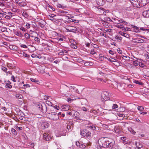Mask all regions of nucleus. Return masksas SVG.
<instances>
[{
  "label": "nucleus",
  "mask_w": 149,
  "mask_h": 149,
  "mask_svg": "<svg viewBox=\"0 0 149 149\" xmlns=\"http://www.w3.org/2000/svg\"><path fill=\"white\" fill-rule=\"evenodd\" d=\"M106 139L107 138H102L99 139L98 143L100 146L104 148H107Z\"/></svg>",
  "instance_id": "f257e3e1"
},
{
  "label": "nucleus",
  "mask_w": 149,
  "mask_h": 149,
  "mask_svg": "<svg viewBox=\"0 0 149 149\" xmlns=\"http://www.w3.org/2000/svg\"><path fill=\"white\" fill-rule=\"evenodd\" d=\"M107 148H112L115 143V141L113 139L110 138H107Z\"/></svg>",
  "instance_id": "f03ea898"
},
{
  "label": "nucleus",
  "mask_w": 149,
  "mask_h": 149,
  "mask_svg": "<svg viewBox=\"0 0 149 149\" xmlns=\"http://www.w3.org/2000/svg\"><path fill=\"white\" fill-rule=\"evenodd\" d=\"M109 93L107 91L103 92L101 94V100L105 101L109 99Z\"/></svg>",
  "instance_id": "7ed1b4c3"
},
{
  "label": "nucleus",
  "mask_w": 149,
  "mask_h": 149,
  "mask_svg": "<svg viewBox=\"0 0 149 149\" xmlns=\"http://www.w3.org/2000/svg\"><path fill=\"white\" fill-rule=\"evenodd\" d=\"M80 134L82 136L86 137H90L91 136V133L88 130H84L81 131Z\"/></svg>",
  "instance_id": "20e7f679"
},
{
  "label": "nucleus",
  "mask_w": 149,
  "mask_h": 149,
  "mask_svg": "<svg viewBox=\"0 0 149 149\" xmlns=\"http://www.w3.org/2000/svg\"><path fill=\"white\" fill-rule=\"evenodd\" d=\"M39 109L43 113H45L47 111V107L45 103H40L38 105Z\"/></svg>",
  "instance_id": "39448f33"
},
{
  "label": "nucleus",
  "mask_w": 149,
  "mask_h": 149,
  "mask_svg": "<svg viewBox=\"0 0 149 149\" xmlns=\"http://www.w3.org/2000/svg\"><path fill=\"white\" fill-rule=\"evenodd\" d=\"M49 119L51 120L55 121L59 119V116L57 113L55 112H52L51 113H49Z\"/></svg>",
  "instance_id": "423d86ee"
},
{
  "label": "nucleus",
  "mask_w": 149,
  "mask_h": 149,
  "mask_svg": "<svg viewBox=\"0 0 149 149\" xmlns=\"http://www.w3.org/2000/svg\"><path fill=\"white\" fill-rule=\"evenodd\" d=\"M131 3L132 5L135 7H140V0H132Z\"/></svg>",
  "instance_id": "0eeeda50"
},
{
  "label": "nucleus",
  "mask_w": 149,
  "mask_h": 149,
  "mask_svg": "<svg viewBox=\"0 0 149 149\" xmlns=\"http://www.w3.org/2000/svg\"><path fill=\"white\" fill-rule=\"evenodd\" d=\"M52 136V134L50 133L48 134V133H45L43 134L44 139L47 141H49L51 139Z\"/></svg>",
  "instance_id": "6e6552de"
},
{
  "label": "nucleus",
  "mask_w": 149,
  "mask_h": 149,
  "mask_svg": "<svg viewBox=\"0 0 149 149\" xmlns=\"http://www.w3.org/2000/svg\"><path fill=\"white\" fill-rule=\"evenodd\" d=\"M94 8L98 11L99 12L102 13L104 15L106 14V12L105 11V10L104 8H101L100 7H97L96 6L94 7Z\"/></svg>",
  "instance_id": "1a4fd4ad"
},
{
  "label": "nucleus",
  "mask_w": 149,
  "mask_h": 149,
  "mask_svg": "<svg viewBox=\"0 0 149 149\" xmlns=\"http://www.w3.org/2000/svg\"><path fill=\"white\" fill-rule=\"evenodd\" d=\"M105 0H96L97 4L100 6H103L105 3Z\"/></svg>",
  "instance_id": "9d476101"
},
{
  "label": "nucleus",
  "mask_w": 149,
  "mask_h": 149,
  "mask_svg": "<svg viewBox=\"0 0 149 149\" xmlns=\"http://www.w3.org/2000/svg\"><path fill=\"white\" fill-rule=\"evenodd\" d=\"M142 15L144 17H149V10L144 11L143 12Z\"/></svg>",
  "instance_id": "9b49d317"
},
{
  "label": "nucleus",
  "mask_w": 149,
  "mask_h": 149,
  "mask_svg": "<svg viewBox=\"0 0 149 149\" xmlns=\"http://www.w3.org/2000/svg\"><path fill=\"white\" fill-rule=\"evenodd\" d=\"M140 6H143L147 4V1L146 0H140Z\"/></svg>",
  "instance_id": "f8f14e48"
},
{
  "label": "nucleus",
  "mask_w": 149,
  "mask_h": 149,
  "mask_svg": "<svg viewBox=\"0 0 149 149\" xmlns=\"http://www.w3.org/2000/svg\"><path fill=\"white\" fill-rule=\"evenodd\" d=\"M49 124L46 122H44L42 123L41 126L42 127H44V128H46L48 127L49 126Z\"/></svg>",
  "instance_id": "ddd939ff"
},
{
  "label": "nucleus",
  "mask_w": 149,
  "mask_h": 149,
  "mask_svg": "<svg viewBox=\"0 0 149 149\" xmlns=\"http://www.w3.org/2000/svg\"><path fill=\"white\" fill-rule=\"evenodd\" d=\"M134 40H136L135 41H134L133 42L134 43H143V40L141 39H139L137 40V38H134L133 39Z\"/></svg>",
  "instance_id": "4468645a"
},
{
  "label": "nucleus",
  "mask_w": 149,
  "mask_h": 149,
  "mask_svg": "<svg viewBox=\"0 0 149 149\" xmlns=\"http://www.w3.org/2000/svg\"><path fill=\"white\" fill-rule=\"evenodd\" d=\"M69 109V108L68 105L63 106L61 108V109L64 111H67Z\"/></svg>",
  "instance_id": "2eb2a0df"
},
{
  "label": "nucleus",
  "mask_w": 149,
  "mask_h": 149,
  "mask_svg": "<svg viewBox=\"0 0 149 149\" xmlns=\"http://www.w3.org/2000/svg\"><path fill=\"white\" fill-rule=\"evenodd\" d=\"M26 2L24 1H22L18 3V5L20 7H23L26 6Z\"/></svg>",
  "instance_id": "dca6fc26"
},
{
  "label": "nucleus",
  "mask_w": 149,
  "mask_h": 149,
  "mask_svg": "<svg viewBox=\"0 0 149 149\" xmlns=\"http://www.w3.org/2000/svg\"><path fill=\"white\" fill-rule=\"evenodd\" d=\"M68 51L65 49L62 50L61 52L58 53V55H63L65 54V53H67Z\"/></svg>",
  "instance_id": "f3484780"
},
{
  "label": "nucleus",
  "mask_w": 149,
  "mask_h": 149,
  "mask_svg": "<svg viewBox=\"0 0 149 149\" xmlns=\"http://www.w3.org/2000/svg\"><path fill=\"white\" fill-rule=\"evenodd\" d=\"M71 27L72 28H70L71 32L75 33L76 31L79 32L76 27L74 26H72Z\"/></svg>",
  "instance_id": "a211bd4d"
},
{
  "label": "nucleus",
  "mask_w": 149,
  "mask_h": 149,
  "mask_svg": "<svg viewBox=\"0 0 149 149\" xmlns=\"http://www.w3.org/2000/svg\"><path fill=\"white\" fill-rule=\"evenodd\" d=\"M119 34L122 36H123L127 38H129V35L127 34L123 33L122 32H120Z\"/></svg>",
  "instance_id": "6ab92c4d"
},
{
  "label": "nucleus",
  "mask_w": 149,
  "mask_h": 149,
  "mask_svg": "<svg viewBox=\"0 0 149 149\" xmlns=\"http://www.w3.org/2000/svg\"><path fill=\"white\" fill-rule=\"evenodd\" d=\"M135 145L137 147H138L139 149H141V148L142 147V145L140 144L139 142H136Z\"/></svg>",
  "instance_id": "aec40b11"
},
{
  "label": "nucleus",
  "mask_w": 149,
  "mask_h": 149,
  "mask_svg": "<svg viewBox=\"0 0 149 149\" xmlns=\"http://www.w3.org/2000/svg\"><path fill=\"white\" fill-rule=\"evenodd\" d=\"M68 20L69 21L73 22L75 23H78L79 22V21L78 20L70 18H68Z\"/></svg>",
  "instance_id": "412c9836"
},
{
  "label": "nucleus",
  "mask_w": 149,
  "mask_h": 149,
  "mask_svg": "<svg viewBox=\"0 0 149 149\" xmlns=\"http://www.w3.org/2000/svg\"><path fill=\"white\" fill-rule=\"evenodd\" d=\"M64 89L65 92H69L70 91V88L69 87V86H68L67 85H65L64 87Z\"/></svg>",
  "instance_id": "4be33fe9"
},
{
  "label": "nucleus",
  "mask_w": 149,
  "mask_h": 149,
  "mask_svg": "<svg viewBox=\"0 0 149 149\" xmlns=\"http://www.w3.org/2000/svg\"><path fill=\"white\" fill-rule=\"evenodd\" d=\"M79 113L77 111L75 112L74 114V115L75 117L76 118L77 120H79L80 118L79 117Z\"/></svg>",
  "instance_id": "5701e85b"
},
{
  "label": "nucleus",
  "mask_w": 149,
  "mask_h": 149,
  "mask_svg": "<svg viewBox=\"0 0 149 149\" xmlns=\"http://www.w3.org/2000/svg\"><path fill=\"white\" fill-rule=\"evenodd\" d=\"M69 88L70 89V91L71 90V91H72L73 90H74V91L77 92V91H78V90L77 89H76L75 90V87L74 86H69Z\"/></svg>",
  "instance_id": "b1692460"
},
{
  "label": "nucleus",
  "mask_w": 149,
  "mask_h": 149,
  "mask_svg": "<svg viewBox=\"0 0 149 149\" xmlns=\"http://www.w3.org/2000/svg\"><path fill=\"white\" fill-rule=\"evenodd\" d=\"M11 132L14 135H17V133L16 131L13 128L11 129Z\"/></svg>",
  "instance_id": "393cba45"
},
{
  "label": "nucleus",
  "mask_w": 149,
  "mask_h": 149,
  "mask_svg": "<svg viewBox=\"0 0 149 149\" xmlns=\"http://www.w3.org/2000/svg\"><path fill=\"white\" fill-rule=\"evenodd\" d=\"M15 34L16 35H17L18 36H19V37H22V36H23V35H22V33H21V32H20L19 31H16V32H15Z\"/></svg>",
  "instance_id": "a878e982"
},
{
  "label": "nucleus",
  "mask_w": 149,
  "mask_h": 149,
  "mask_svg": "<svg viewBox=\"0 0 149 149\" xmlns=\"http://www.w3.org/2000/svg\"><path fill=\"white\" fill-rule=\"evenodd\" d=\"M87 127L88 128L90 129L93 130H95L96 129L95 126L94 125H88L87 126Z\"/></svg>",
  "instance_id": "bb28decb"
},
{
  "label": "nucleus",
  "mask_w": 149,
  "mask_h": 149,
  "mask_svg": "<svg viewBox=\"0 0 149 149\" xmlns=\"http://www.w3.org/2000/svg\"><path fill=\"white\" fill-rule=\"evenodd\" d=\"M135 28L134 29V32L138 33L140 32V30L139 29V28L137 26H134Z\"/></svg>",
  "instance_id": "cd10ccee"
},
{
  "label": "nucleus",
  "mask_w": 149,
  "mask_h": 149,
  "mask_svg": "<svg viewBox=\"0 0 149 149\" xmlns=\"http://www.w3.org/2000/svg\"><path fill=\"white\" fill-rule=\"evenodd\" d=\"M128 130L130 131L132 133L134 134H135L136 133V132H135L134 130L131 127L128 128Z\"/></svg>",
  "instance_id": "c85d7f7f"
},
{
  "label": "nucleus",
  "mask_w": 149,
  "mask_h": 149,
  "mask_svg": "<svg viewBox=\"0 0 149 149\" xmlns=\"http://www.w3.org/2000/svg\"><path fill=\"white\" fill-rule=\"evenodd\" d=\"M31 37L33 38H34V40L35 41H37L38 42H40V39L38 38L37 37H35L33 36H31Z\"/></svg>",
  "instance_id": "c756f323"
},
{
  "label": "nucleus",
  "mask_w": 149,
  "mask_h": 149,
  "mask_svg": "<svg viewBox=\"0 0 149 149\" xmlns=\"http://www.w3.org/2000/svg\"><path fill=\"white\" fill-rule=\"evenodd\" d=\"M31 36H30L29 34L27 33H25L24 34V36L25 38L27 39H28L30 38H31Z\"/></svg>",
  "instance_id": "7c9ffc66"
},
{
  "label": "nucleus",
  "mask_w": 149,
  "mask_h": 149,
  "mask_svg": "<svg viewBox=\"0 0 149 149\" xmlns=\"http://www.w3.org/2000/svg\"><path fill=\"white\" fill-rule=\"evenodd\" d=\"M124 26L123 25V24L120 23H118L117 25H116V27L117 28L121 29L122 26Z\"/></svg>",
  "instance_id": "2f4dec72"
},
{
  "label": "nucleus",
  "mask_w": 149,
  "mask_h": 149,
  "mask_svg": "<svg viewBox=\"0 0 149 149\" xmlns=\"http://www.w3.org/2000/svg\"><path fill=\"white\" fill-rule=\"evenodd\" d=\"M46 104L49 106H52L53 105L52 103L49 101H46Z\"/></svg>",
  "instance_id": "473e14b6"
},
{
  "label": "nucleus",
  "mask_w": 149,
  "mask_h": 149,
  "mask_svg": "<svg viewBox=\"0 0 149 149\" xmlns=\"http://www.w3.org/2000/svg\"><path fill=\"white\" fill-rule=\"evenodd\" d=\"M30 80L32 82H34L36 84H38V83L39 82L37 80H36L35 79L33 78H31Z\"/></svg>",
  "instance_id": "72a5a7b5"
},
{
  "label": "nucleus",
  "mask_w": 149,
  "mask_h": 149,
  "mask_svg": "<svg viewBox=\"0 0 149 149\" xmlns=\"http://www.w3.org/2000/svg\"><path fill=\"white\" fill-rule=\"evenodd\" d=\"M104 19L105 21H109L110 22H112V21L111 19L109 17H104Z\"/></svg>",
  "instance_id": "f704fd0d"
},
{
  "label": "nucleus",
  "mask_w": 149,
  "mask_h": 149,
  "mask_svg": "<svg viewBox=\"0 0 149 149\" xmlns=\"http://www.w3.org/2000/svg\"><path fill=\"white\" fill-rule=\"evenodd\" d=\"M15 97L17 98L21 99L22 97V96L21 94H17L15 95Z\"/></svg>",
  "instance_id": "c9c22d12"
},
{
  "label": "nucleus",
  "mask_w": 149,
  "mask_h": 149,
  "mask_svg": "<svg viewBox=\"0 0 149 149\" xmlns=\"http://www.w3.org/2000/svg\"><path fill=\"white\" fill-rule=\"evenodd\" d=\"M134 82L136 84H138L141 85H142L143 84L142 82H140L138 80H135Z\"/></svg>",
  "instance_id": "e433bc0d"
},
{
  "label": "nucleus",
  "mask_w": 149,
  "mask_h": 149,
  "mask_svg": "<svg viewBox=\"0 0 149 149\" xmlns=\"http://www.w3.org/2000/svg\"><path fill=\"white\" fill-rule=\"evenodd\" d=\"M49 16L50 17L52 18V19H50L51 21H53L54 20V19L53 17L55 16L56 15H55L54 14H51V15H49Z\"/></svg>",
  "instance_id": "4c0bfd02"
},
{
  "label": "nucleus",
  "mask_w": 149,
  "mask_h": 149,
  "mask_svg": "<svg viewBox=\"0 0 149 149\" xmlns=\"http://www.w3.org/2000/svg\"><path fill=\"white\" fill-rule=\"evenodd\" d=\"M114 130L116 133H119L120 132V130L117 127H115Z\"/></svg>",
  "instance_id": "58836bf2"
},
{
  "label": "nucleus",
  "mask_w": 149,
  "mask_h": 149,
  "mask_svg": "<svg viewBox=\"0 0 149 149\" xmlns=\"http://www.w3.org/2000/svg\"><path fill=\"white\" fill-rule=\"evenodd\" d=\"M90 63H92L91 62H86L84 63V65L86 66H88L90 65L91 64Z\"/></svg>",
  "instance_id": "ea45409f"
},
{
  "label": "nucleus",
  "mask_w": 149,
  "mask_h": 149,
  "mask_svg": "<svg viewBox=\"0 0 149 149\" xmlns=\"http://www.w3.org/2000/svg\"><path fill=\"white\" fill-rule=\"evenodd\" d=\"M118 107V106L116 104H113V106L112 107V108L113 109H115L117 108Z\"/></svg>",
  "instance_id": "a19ab883"
},
{
  "label": "nucleus",
  "mask_w": 149,
  "mask_h": 149,
  "mask_svg": "<svg viewBox=\"0 0 149 149\" xmlns=\"http://www.w3.org/2000/svg\"><path fill=\"white\" fill-rule=\"evenodd\" d=\"M23 55L24 56L27 57V58H29L30 57V56L28 54L24 52H23Z\"/></svg>",
  "instance_id": "79ce46f5"
},
{
  "label": "nucleus",
  "mask_w": 149,
  "mask_h": 149,
  "mask_svg": "<svg viewBox=\"0 0 149 149\" xmlns=\"http://www.w3.org/2000/svg\"><path fill=\"white\" fill-rule=\"evenodd\" d=\"M137 109L139 110L142 111L144 109V108L142 106H138L137 107Z\"/></svg>",
  "instance_id": "37998d69"
},
{
  "label": "nucleus",
  "mask_w": 149,
  "mask_h": 149,
  "mask_svg": "<svg viewBox=\"0 0 149 149\" xmlns=\"http://www.w3.org/2000/svg\"><path fill=\"white\" fill-rule=\"evenodd\" d=\"M6 87L7 88H11L12 86L11 85H10V84H6Z\"/></svg>",
  "instance_id": "c03bdc74"
},
{
  "label": "nucleus",
  "mask_w": 149,
  "mask_h": 149,
  "mask_svg": "<svg viewBox=\"0 0 149 149\" xmlns=\"http://www.w3.org/2000/svg\"><path fill=\"white\" fill-rule=\"evenodd\" d=\"M116 39L121 40L122 39V38L120 36H117L116 37Z\"/></svg>",
  "instance_id": "a18cd8bd"
},
{
  "label": "nucleus",
  "mask_w": 149,
  "mask_h": 149,
  "mask_svg": "<svg viewBox=\"0 0 149 149\" xmlns=\"http://www.w3.org/2000/svg\"><path fill=\"white\" fill-rule=\"evenodd\" d=\"M57 6L58 7H59V8H65V6H63L62 5H61V4H58L57 5Z\"/></svg>",
  "instance_id": "49530a36"
},
{
  "label": "nucleus",
  "mask_w": 149,
  "mask_h": 149,
  "mask_svg": "<svg viewBox=\"0 0 149 149\" xmlns=\"http://www.w3.org/2000/svg\"><path fill=\"white\" fill-rule=\"evenodd\" d=\"M86 147V146L85 145H84L81 144L80 145V148H85Z\"/></svg>",
  "instance_id": "de8ad7c7"
},
{
  "label": "nucleus",
  "mask_w": 149,
  "mask_h": 149,
  "mask_svg": "<svg viewBox=\"0 0 149 149\" xmlns=\"http://www.w3.org/2000/svg\"><path fill=\"white\" fill-rule=\"evenodd\" d=\"M20 29L23 31H26L27 30L26 29L23 27H21Z\"/></svg>",
  "instance_id": "09e8293b"
},
{
  "label": "nucleus",
  "mask_w": 149,
  "mask_h": 149,
  "mask_svg": "<svg viewBox=\"0 0 149 149\" xmlns=\"http://www.w3.org/2000/svg\"><path fill=\"white\" fill-rule=\"evenodd\" d=\"M71 126L70 125H67V128L69 131H70L72 130V129H71Z\"/></svg>",
  "instance_id": "8fccbe9b"
},
{
  "label": "nucleus",
  "mask_w": 149,
  "mask_h": 149,
  "mask_svg": "<svg viewBox=\"0 0 149 149\" xmlns=\"http://www.w3.org/2000/svg\"><path fill=\"white\" fill-rule=\"evenodd\" d=\"M20 47H22L26 48L27 47L26 45H25L22 44L20 45Z\"/></svg>",
  "instance_id": "3c124183"
},
{
  "label": "nucleus",
  "mask_w": 149,
  "mask_h": 149,
  "mask_svg": "<svg viewBox=\"0 0 149 149\" xmlns=\"http://www.w3.org/2000/svg\"><path fill=\"white\" fill-rule=\"evenodd\" d=\"M139 65L141 67L143 68L144 66V64L143 63H139Z\"/></svg>",
  "instance_id": "603ef678"
},
{
  "label": "nucleus",
  "mask_w": 149,
  "mask_h": 149,
  "mask_svg": "<svg viewBox=\"0 0 149 149\" xmlns=\"http://www.w3.org/2000/svg\"><path fill=\"white\" fill-rule=\"evenodd\" d=\"M123 57H125V58H126L127 59V60H128V61L130 60V57L128 56H123V58L124 59V58H123Z\"/></svg>",
  "instance_id": "864d4df0"
},
{
  "label": "nucleus",
  "mask_w": 149,
  "mask_h": 149,
  "mask_svg": "<svg viewBox=\"0 0 149 149\" xmlns=\"http://www.w3.org/2000/svg\"><path fill=\"white\" fill-rule=\"evenodd\" d=\"M81 144L79 142H76V145L77 146L80 148V145Z\"/></svg>",
  "instance_id": "5fc2aeb1"
},
{
  "label": "nucleus",
  "mask_w": 149,
  "mask_h": 149,
  "mask_svg": "<svg viewBox=\"0 0 149 149\" xmlns=\"http://www.w3.org/2000/svg\"><path fill=\"white\" fill-rule=\"evenodd\" d=\"M133 63L134 65L135 66H137L138 65L137 62L136 61H134L133 62Z\"/></svg>",
  "instance_id": "6e6d98bb"
},
{
  "label": "nucleus",
  "mask_w": 149,
  "mask_h": 149,
  "mask_svg": "<svg viewBox=\"0 0 149 149\" xmlns=\"http://www.w3.org/2000/svg\"><path fill=\"white\" fill-rule=\"evenodd\" d=\"M24 86V88H29L30 87V86L29 84H24L23 85Z\"/></svg>",
  "instance_id": "4d7b16f0"
},
{
  "label": "nucleus",
  "mask_w": 149,
  "mask_h": 149,
  "mask_svg": "<svg viewBox=\"0 0 149 149\" xmlns=\"http://www.w3.org/2000/svg\"><path fill=\"white\" fill-rule=\"evenodd\" d=\"M26 27L27 29H29L30 27V25L29 23H27L26 25Z\"/></svg>",
  "instance_id": "13d9d810"
},
{
  "label": "nucleus",
  "mask_w": 149,
  "mask_h": 149,
  "mask_svg": "<svg viewBox=\"0 0 149 149\" xmlns=\"http://www.w3.org/2000/svg\"><path fill=\"white\" fill-rule=\"evenodd\" d=\"M22 1V0H15V1L16 2V3L18 5V3L20 2L21 1Z\"/></svg>",
  "instance_id": "bf43d9fd"
},
{
  "label": "nucleus",
  "mask_w": 149,
  "mask_h": 149,
  "mask_svg": "<svg viewBox=\"0 0 149 149\" xmlns=\"http://www.w3.org/2000/svg\"><path fill=\"white\" fill-rule=\"evenodd\" d=\"M117 51L120 54H121L122 53V50L119 48L118 49Z\"/></svg>",
  "instance_id": "052dcab7"
},
{
  "label": "nucleus",
  "mask_w": 149,
  "mask_h": 149,
  "mask_svg": "<svg viewBox=\"0 0 149 149\" xmlns=\"http://www.w3.org/2000/svg\"><path fill=\"white\" fill-rule=\"evenodd\" d=\"M54 108L58 110H59V106H58L57 105H55L54 106Z\"/></svg>",
  "instance_id": "680f3d73"
},
{
  "label": "nucleus",
  "mask_w": 149,
  "mask_h": 149,
  "mask_svg": "<svg viewBox=\"0 0 149 149\" xmlns=\"http://www.w3.org/2000/svg\"><path fill=\"white\" fill-rule=\"evenodd\" d=\"M1 69L3 71L5 72L7 70V69L5 67H3Z\"/></svg>",
  "instance_id": "e2e57ef3"
},
{
  "label": "nucleus",
  "mask_w": 149,
  "mask_h": 149,
  "mask_svg": "<svg viewBox=\"0 0 149 149\" xmlns=\"http://www.w3.org/2000/svg\"><path fill=\"white\" fill-rule=\"evenodd\" d=\"M91 142H88V143H86V146H91Z\"/></svg>",
  "instance_id": "0e129e2a"
},
{
  "label": "nucleus",
  "mask_w": 149,
  "mask_h": 149,
  "mask_svg": "<svg viewBox=\"0 0 149 149\" xmlns=\"http://www.w3.org/2000/svg\"><path fill=\"white\" fill-rule=\"evenodd\" d=\"M104 56H101L99 57V59L100 60L102 61L104 59Z\"/></svg>",
  "instance_id": "69168bd1"
},
{
  "label": "nucleus",
  "mask_w": 149,
  "mask_h": 149,
  "mask_svg": "<svg viewBox=\"0 0 149 149\" xmlns=\"http://www.w3.org/2000/svg\"><path fill=\"white\" fill-rule=\"evenodd\" d=\"M11 77L12 79V80L14 82H16V81L15 80V78L14 76L13 75H12Z\"/></svg>",
  "instance_id": "338daca9"
},
{
  "label": "nucleus",
  "mask_w": 149,
  "mask_h": 149,
  "mask_svg": "<svg viewBox=\"0 0 149 149\" xmlns=\"http://www.w3.org/2000/svg\"><path fill=\"white\" fill-rule=\"evenodd\" d=\"M38 25L41 28H43L44 27V25L40 22L38 23Z\"/></svg>",
  "instance_id": "774afa93"
}]
</instances>
